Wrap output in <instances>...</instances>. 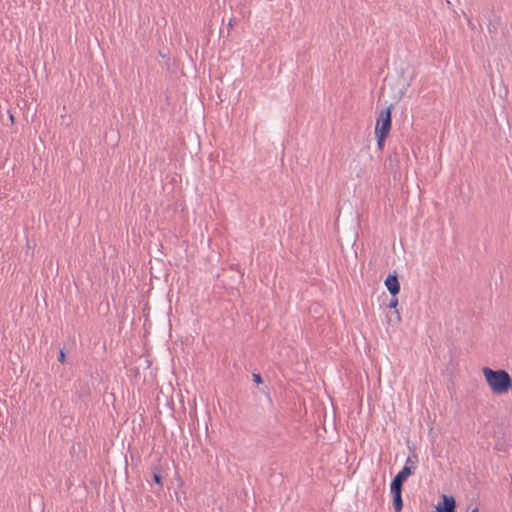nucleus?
I'll return each instance as SVG.
<instances>
[{"label": "nucleus", "mask_w": 512, "mask_h": 512, "mask_svg": "<svg viewBox=\"0 0 512 512\" xmlns=\"http://www.w3.org/2000/svg\"><path fill=\"white\" fill-rule=\"evenodd\" d=\"M486 382L495 394H504L512 388V379L505 370H493L489 367L483 368Z\"/></svg>", "instance_id": "nucleus-1"}, {"label": "nucleus", "mask_w": 512, "mask_h": 512, "mask_svg": "<svg viewBox=\"0 0 512 512\" xmlns=\"http://www.w3.org/2000/svg\"><path fill=\"white\" fill-rule=\"evenodd\" d=\"M392 125L391 107H387L382 110L377 119L375 125V134L389 135Z\"/></svg>", "instance_id": "nucleus-2"}, {"label": "nucleus", "mask_w": 512, "mask_h": 512, "mask_svg": "<svg viewBox=\"0 0 512 512\" xmlns=\"http://www.w3.org/2000/svg\"><path fill=\"white\" fill-rule=\"evenodd\" d=\"M384 284H385L387 290L389 291V293L391 294L392 297H395V296H397V294H399V292H400V283H399V280H398V277H397L396 273L389 274L386 277V279L384 281Z\"/></svg>", "instance_id": "nucleus-3"}, {"label": "nucleus", "mask_w": 512, "mask_h": 512, "mask_svg": "<svg viewBox=\"0 0 512 512\" xmlns=\"http://www.w3.org/2000/svg\"><path fill=\"white\" fill-rule=\"evenodd\" d=\"M414 472L411 471L409 466H403V468L396 474L392 479L390 486L402 488L403 483L411 476Z\"/></svg>", "instance_id": "nucleus-4"}, {"label": "nucleus", "mask_w": 512, "mask_h": 512, "mask_svg": "<svg viewBox=\"0 0 512 512\" xmlns=\"http://www.w3.org/2000/svg\"><path fill=\"white\" fill-rule=\"evenodd\" d=\"M390 492L393 497V507L395 512H401L403 509L402 488L390 486Z\"/></svg>", "instance_id": "nucleus-5"}, {"label": "nucleus", "mask_w": 512, "mask_h": 512, "mask_svg": "<svg viewBox=\"0 0 512 512\" xmlns=\"http://www.w3.org/2000/svg\"><path fill=\"white\" fill-rule=\"evenodd\" d=\"M442 500L443 506L441 504L437 505V509L439 512H456V502L453 496L443 495Z\"/></svg>", "instance_id": "nucleus-6"}, {"label": "nucleus", "mask_w": 512, "mask_h": 512, "mask_svg": "<svg viewBox=\"0 0 512 512\" xmlns=\"http://www.w3.org/2000/svg\"><path fill=\"white\" fill-rule=\"evenodd\" d=\"M417 463H418V455L415 452H413L411 455H409L406 458L404 466H409L411 471L414 472L416 469Z\"/></svg>", "instance_id": "nucleus-7"}, {"label": "nucleus", "mask_w": 512, "mask_h": 512, "mask_svg": "<svg viewBox=\"0 0 512 512\" xmlns=\"http://www.w3.org/2000/svg\"><path fill=\"white\" fill-rule=\"evenodd\" d=\"M153 470H154L153 481L157 485H159L160 488H162L163 487V481H162V476L160 475L159 469L157 467H155Z\"/></svg>", "instance_id": "nucleus-8"}, {"label": "nucleus", "mask_w": 512, "mask_h": 512, "mask_svg": "<svg viewBox=\"0 0 512 512\" xmlns=\"http://www.w3.org/2000/svg\"><path fill=\"white\" fill-rule=\"evenodd\" d=\"M376 136V139H377V147L379 150H382L383 147H384V143H385V139L387 138L388 135H385V134H375Z\"/></svg>", "instance_id": "nucleus-9"}, {"label": "nucleus", "mask_w": 512, "mask_h": 512, "mask_svg": "<svg viewBox=\"0 0 512 512\" xmlns=\"http://www.w3.org/2000/svg\"><path fill=\"white\" fill-rule=\"evenodd\" d=\"M390 309H396L398 306V299L397 297H392L389 304L387 305Z\"/></svg>", "instance_id": "nucleus-10"}, {"label": "nucleus", "mask_w": 512, "mask_h": 512, "mask_svg": "<svg viewBox=\"0 0 512 512\" xmlns=\"http://www.w3.org/2000/svg\"><path fill=\"white\" fill-rule=\"evenodd\" d=\"M253 381L256 383V384H261L263 382L262 380V377L259 373H253Z\"/></svg>", "instance_id": "nucleus-11"}, {"label": "nucleus", "mask_w": 512, "mask_h": 512, "mask_svg": "<svg viewBox=\"0 0 512 512\" xmlns=\"http://www.w3.org/2000/svg\"><path fill=\"white\" fill-rule=\"evenodd\" d=\"M58 361L61 363L65 362V352L63 349L59 351Z\"/></svg>", "instance_id": "nucleus-12"}, {"label": "nucleus", "mask_w": 512, "mask_h": 512, "mask_svg": "<svg viewBox=\"0 0 512 512\" xmlns=\"http://www.w3.org/2000/svg\"><path fill=\"white\" fill-rule=\"evenodd\" d=\"M495 30H496V28H495V27H493V28H492V27H491V25H489V26H488V31H489V33H492V32H493V31H495Z\"/></svg>", "instance_id": "nucleus-13"}, {"label": "nucleus", "mask_w": 512, "mask_h": 512, "mask_svg": "<svg viewBox=\"0 0 512 512\" xmlns=\"http://www.w3.org/2000/svg\"><path fill=\"white\" fill-rule=\"evenodd\" d=\"M471 512H479L478 507H474V508L471 510Z\"/></svg>", "instance_id": "nucleus-14"}, {"label": "nucleus", "mask_w": 512, "mask_h": 512, "mask_svg": "<svg viewBox=\"0 0 512 512\" xmlns=\"http://www.w3.org/2000/svg\"><path fill=\"white\" fill-rule=\"evenodd\" d=\"M397 319L400 320V314L398 311H396Z\"/></svg>", "instance_id": "nucleus-15"}, {"label": "nucleus", "mask_w": 512, "mask_h": 512, "mask_svg": "<svg viewBox=\"0 0 512 512\" xmlns=\"http://www.w3.org/2000/svg\"><path fill=\"white\" fill-rule=\"evenodd\" d=\"M431 512H439V511H431Z\"/></svg>", "instance_id": "nucleus-16"}]
</instances>
